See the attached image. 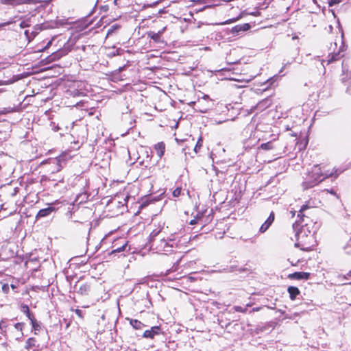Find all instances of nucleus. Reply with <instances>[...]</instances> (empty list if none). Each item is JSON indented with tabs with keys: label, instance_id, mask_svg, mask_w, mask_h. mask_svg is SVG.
<instances>
[{
	"label": "nucleus",
	"instance_id": "obj_21",
	"mask_svg": "<svg viewBox=\"0 0 351 351\" xmlns=\"http://www.w3.org/2000/svg\"><path fill=\"white\" fill-rule=\"evenodd\" d=\"M31 321V324H32V328L34 330H39L40 328V325L37 323V322L34 319V318H32L30 319Z\"/></svg>",
	"mask_w": 351,
	"mask_h": 351
},
{
	"label": "nucleus",
	"instance_id": "obj_33",
	"mask_svg": "<svg viewBox=\"0 0 351 351\" xmlns=\"http://www.w3.org/2000/svg\"><path fill=\"white\" fill-rule=\"evenodd\" d=\"M20 26L21 28H24L28 26L27 23L25 21H23L21 23Z\"/></svg>",
	"mask_w": 351,
	"mask_h": 351
},
{
	"label": "nucleus",
	"instance_id": "obj_5",
	"mask_svg": "<svg viewBox=\"0 0 351 351\" xmlns=\"http://www.w3.org/2000/svg\"><path fill=\"white\" fill-rule=\"evenodd\" d=\"M274 220V213L271 212L267 218V219L265 221V223L261 226L260 232L263 233L265 232L269 226L272 224Z\"/></svg>",
	"mask_w": 351,
	"mask_h": 351
},
{
	"label": "nucleus",
	"instance_id": "obj_34",
	"mask_svg": "<svg viewBox=\"0 0 351 351\" xmlns=\"http://www.w3.org/2000/svg\"><path fill=\"white\" fill-rule=\"evenodd\" d=\"M338 1H337L336 0H332L330 3H329V5L330 6L333 5L335 3H337Z\"/></svg>",
	"mask_w": 351,
	"mask_h": 351
},
{
	"label": "nucleus",
	"instance_id": "obj_32",
	"mask_svg": "<svg viewBox=\"0 0 351 351\" xmlns=\"http://www.w3.org/2000/svg\"><path fill=\"white\" fill-rule=\"evenodd\" d=\"M234 310L237 312H244L245 310L243 309V308L241 306H236L234 307Z\"/></svg>",
	"mask_w": 351,
	"mask_h": 351
},
{
	"label": "nucleus",
	"instance_id": "obj_16",
	"mask_svg": "<svg viewBox=\"0 0 351 351\" xmlns=\"http://www.w3.org/2000/svg\"><path fill=\"white\" fill-rule=\"evenodd\" d=\"M21 309H22V311L26 314V315L27 316V317L31 319L32 318L34 317L33 315H31L30 312H29V307L28 306L25 305V304H23L21 306Z\"/></svg>",
	"mask_w": 351,
	"mask_h": 351
},
{
	"label": "nucleus",
	"instance_id": "obj_3",
	"mask_svg": "<svg viewBox=\"0 0 351 351\" xmlns=\"http://www.w3.org/2000/svg\"><path fill=\"white\" fill-rule=\"evenodd\" d=\"M176 245V243L173 240H169L167 241L165 239H161L158 243L156 248L158 251L162 252H169L171 251V249Z\"/></svg>",
	"mask_w": 351,
	"mask_h": 351
},
{
	"label": "nucleus",
	"instance_id": "obj_30",
	"mask_svg": "<svg viewBox=\"0 0 351 351\" xmlns=\"http://www.w3.org/2000/svg\"><path fill=\"white\" fill-rule=\"evenodd\" d=\"M181 189L180 188L176 189L173 192V195L174 197H178L180 195Z\"/></svg>",
	"mask_w": 351,
	"mask_h": 351
},
{
	"label": "nucleus",
	"instance_id": "obj_9",
	"mask_svg": "<svg viewBox=\"0 0 351 351\" xmlns=\"http://www.w3.org/2000/svg\"><path fill=\"white\" fill-rule=\"evenodd\" d=\"M289 276L297 280L308 279L310 274L306 272H295Z\"/></svg>",
	"mask_w": 351,
	"mask_h": 351
},
{
	"label": "nucleus",
	"instance_id": "obj_20",
	"mask_svg": "<svg viewBox=\"0 0 351 351\" xmlns=\"http://www.w3.org/2000/svg\"><path fill=\"white\" fill-rule=\"evenodd\" d=\"M260 148L265 150H269L273 149V145L271 142H267L265 143H263L261 145Z\"/></svg>",
	"mask_w": 351,
	"mask_h": 351
},
{
	"label": "nucleus",
	"instance_id": "obj_18",
	"mask_svg": "<svg viewBox=\"0 0 351 351\" xmlns=\"http://www.w3.org/2000/svg\"><path fill=\"white\" fill-rule=\"evenodd\" d=\"M36 340L34 338H29L26 341L25 348L29 349L35 346Z\"/></svg>",
	"mask_w": 351,
	"mask_h": 351
},
{
	"label": "nucleus",
	"instance_id": "obj_13",
	"mask_svg": "<svg viewBox=\"0 0 351 351\" xmlns=\"http://www.w3.org/2000/svg\"><path fill=\"white\" fill-rule=\"evenodd\" d=\"M130 324L136 330H140L144 326V324L137 319H131Z\"/></svg>",
	"mask_w": 351,
	"mask_h": 351
},
{
	"label": "nucleus",
	"instance_id": "obj_17",
	"mask_svg": "<svg viewBox=\"0 0 351 351\" xmlns=\"http://www.w3.org/2000/svg\"><path fill=\"white\" fill-rule=\"evenodd\" d=\"M269 106L268 104V100L267 99H265V100H263L261 101H260L257 106H256V108L258 109V110H263L264 108H267V106Z\"/></svg>",
	"mask_w": 351,
	"mask_h": 351
},
{
	"label": "nucleus",
	"instance_id": "obj_23",
	"mask_svg": "<svg viewBox=\"0 0 351 351\" xmlns=\"http://www.w3.org/2000/svg\"><path fill=\"white\" fill-rule=\"evenodd\" d=\"M241 31H242V28L241 27V25H236V26L233 27L232 29V32L233 33H238Z\"/></svg>",
	"mask_w": 351,
	"mask_h": 351
},
{
	"label": "nucleus",
	"instance_id": "obj_27",
	"mask_svg": "<svg viewBox=\"0 0 351 351\" xmlns=\"http://www.w3.org/2000/svg\"><path fill=\"white\" fill-rule=\"evenodd\" d=\"M9 289H10V287H9V285L8 284H4L2 286V291H3V293H8L9 292Z\"/></svg>",
	"mask_w": 351,
	"mask_h": 351
},
{
	"label": "nucleus",
	"instance_id": "obj_40",
	"mask_svg": "<svg viewBox=\"0 0 351 351\" xmlns=\"http://www.w3.org/2000/svg\"><path fill=\"white\" fill-rule=\"evenodd\" d=\"M25 34L27 36L28 31H27V30H26V31L25 32Z\"/></svg>",
	"mask_w": 351,
	"mask_h": 351
},
{
	"label": "nucleus",
	"instance_id": "obj_38",
	"mask_svg": "<svg viewBox=\"0 0 351 351\" xmlns=\"http://www.w3.org/2000/svg\"><path fill=\"white\" fill-rule=\"evenodd\" d=\"M121 250H122L121 248H118V249H117V250H116L115 251H117V252H121Z\"/></svg>",
	"mask_w": 351,
	"mask_h": 351
},
{
	"label": "nucleus",
	"instance_id": "obj_35",
	"mask_svg": "<svg viewBox=\"0 0 351 351\" xmlns=\"http://www.w3.org/2000/svg\"><path fill=\"white\" fill-rule=\"evenodd\" d=\"M112 28H114V27H112L110 29H108V35L110 34L112 32V31H113Z\"/></svg>",
	"mask_w": 351,
	"mask_h": 351
},
{
	"label": "nucleus",
	"instance_id": "obj_6",
	"mask_svg": "<svg viewBox=\"0 0 351 351\" xmlns=\"http://www.w3.org/2000/svg\"><path fill=\"white\" fill-rule=\"evenodd\" d=\"M160 328L158 326L152 327L150 330H147L143 332L144 338L153 339L155 335L159 334Z\"/></svg>",
	"mask_w": 351,
	"mask_h": 351
},
{
	"label": "nucleus",
	"instance_id": "obj_29",
	"mask_svg": "<svg viewBox=\"0 0 351 351\" xmlns=\"http://www.w3.org/2000/svg\"><path fill=\"white\" fill-rule=\"evenodd\" d=\"M348 276H351V271H350V272H349V273L347 274V276H339L338 278H339V280H340L341 282H343L344 279H345V280L348 279Z\"/></svg>",
	"mask_w": 351,
	"mask_h": 351
},
{
	"label": "nucleus",
	"instance_id": "obj_25",
	"mask_svg": "<svg viewBox=\"0 0 351 351\" xmlns=\"http://www.w3.org/2000/svg\"><path fill=\"white\" fill-rule=\"evenodd\" d=\"M75 313L78 315L79 317L83 318L85 313H83V311L81 309H75Z\"/></svg>",
	"mask_w": 351,
	"mask_h": 351
},
{
	"label": "nucleus",
	"instance_id": "obj_10",
	"mask_svg": "<svg viewBox=\"0 0 351 351\" xmlns=\"http://www.w3.org/2000/svg\"><path fill=\"white\" fill-rule=\"evenodd\" d=\"M88 199V195L86 193L80 194L77 195L75 199V202L83 206L86 204V201Z\"/></svg>",
	"mask_w": 351,
	"mask_h": 351
},
{
	"label": "nucleus",
	"instance_id": "obj_12",
	"mask_svg": "<svg viewBox=\"0 0 351 351\" xmlns=\"http://www.w3.org/2000/svg\"><path fill=\"white\" fill-rule=\"evenodd\" d=\"M147 35H148V37L151 38L154 41L158 42L160 39V37L162 35V32H158L156 33L154 32H149L147 33Z\"/></svg>",
	"mask_w": 351,
	"mask_h": 351
},
{
	"label": "nucleus",
	"instance_id": "obj_31",
	"mask_svg": "<svg viewBox=\"0 0 351 351\" xmlns=\"http://www.w3.org/2000/svg\"><path fill=\"white\" fill-rule=\"evenodd\" d=\"M201 141V139H199V141H197L195 147V152H197V149H200V147H202V143H200Z\"/></svg>",
	"mask_w": 351,
	"mask_h": 351
},
{
	"label": "nucleus",
	"instance_id": "obj_22",
	"mask_svg": "<svg viewBox=\"0 0 351 351\" xmlns=\"http://www.w3.org/2000/svg\"><path fill=\"white\" fill-rule=\"evenodd\" d=\"M239 19V17H238V18H233V19H228V20H227V21H226L224 22H221V23H217V25H226V24H230V23L236 22Z\"/></svg>",
	"mask_w": 351,
	"mask_h": 351
},
{
	"label": "nucleus",
	"instance_id": "obj_26",
	"mask_svg": "<svg viewBox=\"0 0 351 351\" xmlns=\"http://www.w3.org/2000/svg\"><path fill=\"white\" fill-rule=\"evenodd\" d=\"M23 323H16V324L14 325V328H15L16 330H19V331H21V332H22V330H23Z\"/></svg>",
	"mask_w": 351,
	"mask_h": 351
},
{
	"label": "nucleus",
	"instance_id": "obj_14",
	"mask_svg": "<svg viewBox=\"0 0 351 351\" xmlns=\"http://www.w3.org/2000/svg\"><path fill=\"white\" fill-rule=\"evenodd\" d=\"M66 156L65 155H61L56 158V161L57 162V165H58V168L57 171H60L62 167V162H64L66 160Z\"/></svg>",
	"mask_w": 351,
	"mask_h": 351
},
{
	"label": "nucleus",
	"instance_id": "obj_19",
	"mask_svg": "<svg viewBox=\"0 0 351 351\" xmlns=\"http://www.w3.org/2000/svg\"><path fill=\"white\" fill-rule=\"evenodd\" d=\"M341 50H342V49H340L337 52L334 51L333 53H332L331 58L328 60V62H332V61L338 60L339 58V52H340Z\"/></svg>",
	"mask_w": 351,
	"mask_h": 351
},
{
	"label": "nucleus",
	"instance_id": "obj_24",
	"mask_svg": "<svg viewBox=\"0 0 351 351\" xmlns=\"http://www.w3.org/2000/svg\"><path fill=\"white\" fill-rule=\"evenodd\" d=\"M13 111V108H5L2 110L1 112H0V114H7V113H10V112H12Z\"/></svg>",
	"mask_w": 351,
	"mask_h": 351
},
{
	"label": "nucleus",
	"instance_id": "obj_28",
	"mask_svg": "<svg viewBox=\"0 0 351 351\" xmlns=\"http://www.w3.org/2000/svg\"><path fill=\"white\" fill-rule=\"evenodd\" d=\"M241 27L242 28L243 32L247 31L250 28V25L248 23H244L243 25H241Z\"/></svg>",
	"mask_w": 351,
	"mask_h": 351
},
{
	"label": "nucleus",
	"instance_id": "obj_36",
	"mask_svg": "<svg viewBox=\"0 0 351 351\" xmlns=\"http://www.w3.org/2000/svg\"><path fill=\"white\" fill-rule=\"evenodd\" d=\"M195 223H196L195 220V219H193V220H191V221L190 224L193 225V224H195Z\"/></svg>",
	"mask_w": 351,
	"mask_h": 351
},
{
	"label": "nucleus",
	"instance_id": "obj_37",
	"mask_svg": "<svg viewBox=\"0 0 351 351\" xmlns=\"http://www.w3.org/2000/svg\"><path fill=\"white\" fill-rule=\"evenodd\" d=\"M166 29V27H163L161 30H160L159 32H162V34H163V32L165 31Z\"/></svg>",
	"mask_w": 351,
	"mask_h": 351
},
{
	"label": "nucleus",
	"instance_id": "obj_11",
	"mask_svg": "<svg viewBox=\"0 0 351 351\" xmlns=\"http://www.w3.org/2000/svg\"><path fill=\"white\" fill-rule=\"evenodd\" d=\"M288 292L292 300H295L296 296L300 293L299 289L295 287H289L288 288Z\"/></svg>",
	"mask_w": 351,
	"mask_h": 351
},
{
	"label": "nucleus",
	"instance_id": "obj_39",
	"mask_svg": "<svg viewBox=\"0 0 351 351\" xmlns=\"http://www.w3.org/2000/svg\"><path fill=\"white\" fill-rule=\"evenodd\" d=\"M11 287H12V289H15V287H15L14 285H11Z\"/></svg>",
	"mask_w": 351,
	"mask_h": 351
},
{
	"label": "nucleus",
	"instance_id": "obj_1",
	"mask_svg": "<svg viewBox=\"0 0 351 351\" xmlns=\"http://www.w3.org/2000/svg\"><path fill=\"white\" fill-rule=\"evenodd\" d=\"M327 166L315 165L311 171L308 172L305 181L303 182L304 189L311 188L318 184L328 177L332 176L334 169H327Z\"/></svg>",
	"mask_w": 351,
	"mask_h": 351
},
{
	"label": "nucleus",
	"instance_id": "obj_7",
	"mask_svg": "<svg viewBox=\"0 0 351 351\" xmlns=\"http://www.w3.org/2000/svg\"><path fill=\"white\" fill-rule=\"evenodd\" d=\"M154 149L156 152L158 156L161 158L165 152V145L163 142H159L154 145Z\"/></svg>",
	"mask_w": 351,
	"mask_h": 351
},
{
	"label": "nucleus",
	"instance_id": "obj_2",
	"mask_svg": "<svg viewBox=\"0 0 351 351\" xmlns=\"http://www.w3.org/2000/svg\"><path fill=\"white\" fill-rule=\"evenodd\" d=\"M295 237L297 241L295 245L300 247L302 250L309 251L313 247V234L310 232H308V234H306L303 228L296 232Z\"/></svg>",
	"mask_w": 351,
	"mask_h": 351
},
{
	"label": "nucleus",
	"instance_id": "obj_15",
	"mask_svg": "<svg viewBox=\"0 0 351 351\" xmlns=\"http://www.w3.org/2000/svg\"><path fill=\"white\" fill-rule=\"evenodd\" d=\"M8 327L7 319H3L0 322V332L5 335L6 333V328Z\"/></svg>",
	"mask_w": 351,
	"mask_h": 351
},
{
	"label": "nucleus",
	"instance_id": "obj_8",
	"mask_svg": "<svg viewBox=\"0 0 351 351\" xmlns=\"http://www.w3.org/2000/svg\"><path fill=\"white\" fill-rule=\"evenodd\" d=\"M55 208L52 206H48L47 208L41 209L38 211L36 215V218L45 217L49 215L53 211H54Z\"/></svg>",
	"mask_w": 351,
	"mask_h": 351
},
{
	"label": "nucleus",
	"instance_id": "obj_4",
	"mask_svg": "<svg viewBox=\"0 0 351 351\" xmlns=\"http://www.w3.org/2000/svg\"><path fill=\"white\" fill-rule=\"evenodd\" d=\"M310 208H311V206H309L308 204H304L303 206H302L301 208L299 210V213H298V217L300 218V221H301L300 226L302 227H303L304 226L308 225V223L305 221V219H304V217H306V219H308V217H306L304 212Z\"/></svg>",
	"mask_w": 351,
	"mask_h": 351
}]
</instances>
